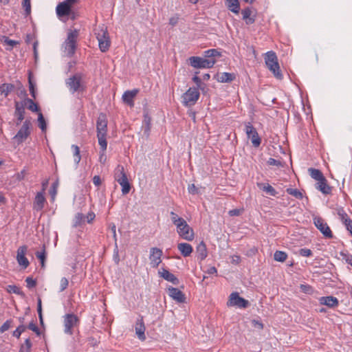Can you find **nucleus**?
<instances>
[{"instance_id":"1","label":"nucleus","mask_w":352,"mask_h":352,"mask_svg":"<svg viewBox=\"0 0 352 352\" xmlns=\"http://www.w3.org/2000/svg\"><path fill=\"white\" fill-rule=\"evenodd\" d=\"M85 75L76 72L65 80L66 87L71 94L83 92L86 89V83L84 81Z\"/></svg>"},{"instance_id":"2","label":"nucleus","mask_w":352,"mask_h":352,"mask_svg":"<svg viewBox=\"0 0 352 352\" xmlns=\"http://www.w3.org/2000/svg\"><path fill=\"white\" fill-rule=\"evenodd\" d=\"M78 35V30L68 32L67 38L63 44V52L66 56L71 58L75 54Z\"/></svg>"},{"instance_id":"3","label":"nucleus","mask_w":352,"mask_h":352,"mask_svg":"<svg viewBox=\"0 0 352 352\" xmlns=\"http://www.w3.org/2000/svg\"><path fill=\"white\" fill-rule=\"evenodd\" d=\"M265 63L267 67L272 72L276 78H283V74L280 70L278 58L274 52L269 51L265 54Z\"/></svg>"},{"instance_id":"4","label":"nucleus","mask_w":352,"mask_h":352,"mask_svg":"<svg viewBox=\"0 0 352 352\" xmlns=\"http://www.w3.org/2000/svg\"><path fill=\"white\" fill-rule=\"evenodd\" d=\"M95 34L98 41L100 50L102 52L107 51L110 46V41L107 28L104 25L95 29Z\"/></svg>"},{"instance_id":"5","label":"nucleus","mask_w":352,"mask_h":352,"mask_svg":"<svg viewBox=\"0 0 352 352\" xmlns=\"http://www.w3.org/2000/svg\"><path fill=\"white\" fill-rule=\"evenodd\" d=\"M199 96L197 87H190L182 96V104L187 107H192L197 102Z\"/></svg>"},{"instance_id":"6","label":"nucleus","mask_w":352,"mask_h":352,"mask_svg":"<svg viewBox=\"0 0 352 352\" xmlns=\"http://www.w3.org/2000/svg\"><path fill=\"white\" fill-rule=\"evenodd\" d=\"M188 61L192 67L197 69L212 68L216 63L214 59H207L199 56H190Z\"/></svg>"},{"instance_id":"7","label":"nucleus","mask_w":352,"mask_h":352,"mask_svg":"<svg viewBox=\"0 0 352 352\" xmlns=\"http://www.w3.org/2000/svg\"><path fill=\"white\" fill-rule=\"evenodd\" d=\"M32 123L30 120H25L17 133L14 136L13 139L18 143L21 144L26 140L31 133Z\"/></svg>"},{"instance_id":"8","label":"nucleus","mask_w":352,"mask_h":352,"mask_svg":"<svg viewBox=\"0 0 352 352\" xmlns=\"http://www.w3.org/2000/svg\"><path fill=\"white\" fill-rule=\"evenodd\" d=\"M176 227L177 233L184 239L192 241L194 239L193 230L188 226L185 220L179 223Z\"/></svg>"},{"instance_id":"9","label":"nucleus","mask_w":352,"mask_h":352,"mask_svg":"<svg viewBox=\"0 0 352 352\" xmlns=\"http://www.w3.org/2000/svg\"><path fill=\"white\" fill-rule=\"evenodd\" d=\"M314 223L315 226L322 233V234L328 238H333L332 232L324 219L320 217H315L314 218Z\"/></svg>"},{"instance_id":"10","label":"nucleus","mask_w":352,"mask_h":352,"mask_svg":"<svg viewBox=\"0 0 352 352\" xmlns=\"http://www.w3.org/2000/svg\"><path fill=\"white\" fill-rule=\"evenodd\" d=\"M245 133L248 138L251 140L252 145L256 148L258 147L261 144V140L259 138L256 129L250 122L245 124Z\"/></svg>"},{"instance_id":"11","label":"nucleus","mask_w":352,"mask_h":352,"mask_svg":"<svg viewBox=\"0 0 352 352\" xmlns=\"http://www.w3.org/2000/svg\"><path fill=\"white\" fill-rule=\"evenodd\" d=\"M249 305V301L241 297L237 292H233L230 294L228 302V305L236 306L239 308H246Z\"/></svg>"},{"instance_id":"12","label":"nucleus","mask_w":352,"mask_h":352,"mask_svg":"<svg viewBox=\"0 0 352 352\" xmlns=\"http://www.w3.org/2000/svg\"><path fill=\"white\" fill-rule=\"evenodd\" d=\"M78 322V317L72 314H68L64 318V331L65 333L72 335L73 333L72 328L77 325Z\"/></svg>"},{"instance_id":"13","label":"nucleus","mask_w":352,"mask_h":352,"mask_svg":"<svg viewBox=\"0 0 352 352\" xmlns=\"http://www.w3.org/2000/svg\"><path fill=\"white\" fill-rule=\"evenodd\" d=\"M163 254L162 250L157 248H151L150 249V264L153 268H156L162 262L161 257Z\"/></svg>"},{"instance_id":"14","label":"nucleus","mask_w":352,"mask_h":352,"mask_svg":"<svg viewBox=\"0 0 352 352\" xmlns=\"http://www.w3.org/2000/svg\"><path fill=\"white\" fill-rule=\"evenodd\" d=\"M97 135H107V119L104 113H100L96 122Z\"/></svg>"},{"instance_id":"15","label":"nucleus","mask_w":352,"mask_h":352,"mask_svg":"<svg viewBox=\"0 0 352 352\" xmlns=\"http://www.w3.org/2000/svg\"><path fill=\"white\" fill-rule=\"evenodd\" d=\"M72 4L63 1L58 4L56 8V14L58 17L69 16L72 13Z\"/></svg>"},{"instance_id":"16","label":"nucleus","mask_w":352,"mask_h":352,"mask_svg":"<svg viewBox=\"0 0 352 352\" xmlns=\"http://www.w3.org/2000/svg\"><path fill=\"white\" fill-rule=\"evenodd\" d=\"M27 250L28 248L26 245L20 246L17 250L16 260L19 264L24 268L28 267L30 264L28 258L25 257Z\"/></svg>"},{"instance_id":"17","label":"nucleus","mask_w":352,"mask_h":352,"mask_svg":"<svg viewBox=\"0 0 352 352\" xmlns=\"http://www.w3.org/2000/svg\"><path fill=\"white\" fill-rule=\"evenodd\" d=\"M168 295L175 301L178 302H184L185 301V296L179 289L169 287L168 288Z\"/></svg>"},{"instance_id":"18","label":"nucleus","mask_w":352,"mask_h":352,"mask_svg":"<svg viewBox=\"0 0 352 352\" xmlns=\"http://www.w3.org/2000/svg\"><path fill=\"white\" fill-rule=\"evenodd\" d=\"M160 277L172 283L173 285H177L179 283V279L167 270L162 268L158 272Z\"/></svg>"},{"instance_id":"19","label":"nucleus","mask_w":352,"mask_h":352,"mask_svg":"<svg viewBox=\"0 0 352 352\" xmlns=\"http://www.w3.org/2000/svg\"><path fill=\"white\" fill-rule=\"evenodd\" d=\"M15 106V111H14V116L16 117L17 120L16 122V125H19V124L23 121L24 119V114H25V107L24 104L22 102H19L17 101L15 102L14 104Z\"/></svg>"},{"instance_id":"20","label":"nucleus","mask_w":352,"mask_h":352,"mask_svg":"<svg viewBox=\"0 0 352 352\" xmlns=\"http://www.w3.org/2000/svg\"><path fill=\"white\" fill-rule=\"evenodd\" d=\"M135 333L138 336V338L144 341L146 339L145 336V326L143 321L142 317L137 320L136 324H135Z\"/></svg>"},{"instance_id":"21","label":"nucleus","mask_w":352,"mask_h":352,"mask_svg":"<svg viewBox=\"0 0 352 352\" xmlns=\"http://www.w3.org/2000/svg\"><path fill=\"white\" fill-rule=\"evenodd\" d=\"M319 302L321 305H326L329 308H334L339 304L338 298L332 296L320 297Z\"/></svg>"},{"instance_id":"22","label":"nucleus","mask_w":352,"mask_h":352,"mask_svg":"<svg viewBox=\"0 0 352 352\" xmlns=\"http://www.w3.org/2000/svg\"><path fill=\"white\" fill-rule=\"evenodd\" d=\"M138 93V89H133L131 91H126L122 95V100L124 103L132 107L133 106V99Z\"/></svg>"},{"instance_id":"23","label":"nucleus","mask_w":352,"mask_h":352,"mask_svg":"<svg viewBox=\"0 0 352 352\" xmlns=\"http://www.w3.org/2000/svg\"><path fill=\"white\" fill-rule=\"evenodd\" d=\"M243 19L247 25H252L255 22V15H252V11L250 8H247L241 11Z\"/></svg>"},{"instance_id":"24","label":"nucleus","mask_w":352,"mask_h":352,"mask_svg":"<svg viewBox=\"0 0 352 352\" xmlns=\"http://www.w3.org/2000/svg\"><path fill=\"white\" fill-rule=\"evenodd\" d=\"M316 188L323 194L328 195L331 192V188L327 184V179L324 177L321 180L318 181Z\"/></svg>"},{"instance_id":"25","label":"nucleus","mask_w":352,"mask_h":352,"mask_svg":"<svg viewBox=\"0 0 352 352\" xmlns=\"http://www.w3.org/2000/svg\"><path fill=\"white\" fill-rule=\"evenodd\" d=\"M196 253L197 254L198 259L200 261H203L207 257L208 253L206 245L203 241L200 242L197 246Z\"/></svg>"},{"instance_id":"26","label":"nucleus","mask_w":352,"mask_h":352,"mask_svg":"<svg viewBox=\"0 0 352 352\" xmlns=\"http://www.w3.org/2000/svg\"><path fill=\"white\" fill-rule=\"evenodd\" d=\"M177 248L181 254L186 257L190 255L192 252V247L187 243H181L177 245Z\"/></svg>"},{"instance_id":"27","label":"nucleus","mask_w":352,"mask_h":352,"mask_svg":"<svg viewBox=\"0 0 352 352\" xmlns=\"http://www.w3.org/2000/svg\"><path fill=\"white\" fill-rule=\"evenodd\" d=\"M45 198L42 192H38L35 197L34 208L36 210H41L44 206Z\"/></svg>"},{"instance_id":"28","label":"nucleus","mask_w":352,"mask_h":352,"mask_svg":"<svg viewBox=\"0 0 352 352\" xmlns=\"http://www.w3.org/2000/svg\"><path fill=\"white\" fill-rule=\"evenodd\" d=\"M257 186L271 196H276L277 194L276 190L269 184L257 183Z\"/></svg>"},{"instance_id":"29","label":"nucleus","mask_w":352,"mask_h":352,"mask_svg":"<svg viewBox=\"0 0 352 352\" xmlns=\"http://www.w3.org/2000/svg\"><path fill=\"white\" fill-rule=\"evenodd\" d=\"M227 8L235 14H238L240 10L239 0H226Z\"/></svg>"},{"instance_id":"30","label":"nucleus","mask_w":352,"mask_h":352,"mask_svg":"<svg viewBox=\"0 0 352 352\" xmlns=\"http://www.w3.org/2000/svg\"><path fill=\"white\" fill-rule=\"evenodd\" d=\"M114 178L115 180L120 182L121 179H124L127 178L126 175L124 173V167L122 166L118 165L114 171Z\"/></svg>"},{"instance_id":"31","label":"nucleus","mask_w":352,"mask_h":352,"mask_svg":"<svg viewBox=\"0 0 352 352\" xmlns=\"http://www.w3.org/2000/svg\"><path fill=\"white\" fill-rule=\"evenodd\" d=\"M234 74L228 72L221 73L218 77V81L221 82H230L234 79Z\"/></svg>"},{"instance_id":"32","label":"nucleus","mask_w":352,"mask_h":352,"mask_svg":"<svg viewBox=\"0 0 352 352\" xmlns=\"http://www.w3.org/2000/svg\"><path fill=\"white\" fill-rule=\"evenodd\" d=\"M85 221V216L81 212H78L73 219V226L74 228L80 226Z\"/></svg>"},{"instance_id":"33","label":"nucleus","mask_w":352,"mask_h":352,"mask_svg":"<svg viewBox=\"0 0 352 352\" xmlns=\"http://www.w3.org/2000/svg\"><path fill=\"white\" fill-rule=\"evenodd\" d=\"M14 86L10 83H4L0 87V92L3 94L6 97L14 90Z\"/></svg>"},{"instance_id":"34","label":"nucleus","mask_w":352,"mask_h":352,"mask_svg":"<svg viewBox=\"0 0 352 352\" xmlns=\"http://www.w3.org/2000/svg\"><path fill=\"white\" fill-rule=\"evenodd\" d=\"M308 171L310 174V176L317 180V181H319V180H321V179H323L324 177V175L322 173V172L318 170V169H316V168H310L308 169Z\"/></svg>"},{"instance_id":"35","label":"nucleus","mask_w":352,"mask_h":352,"mask_svg":"<svg viewBox=\"0 0 352 352\" xmlns=\"http://www.w3.org/2000/svg\"><path fill=\"white\" fill-rule=\"evenodd\" d=\"M118 183L122 186V195H126L131 190V185L128 181V178L121 179V181Z\"/></svg>"},{"instance_id":"36","label":"nucleus","mask_w":352,"mask_h":352,"mask_svg":"<svg viewBox=\"0 0 352 352\" xmlns=\"http://www.w3.org/2000/svg\"><path fill=\"white\" fill-rule=\"evenodd\" d=\"M220 56L221 53L216 49H210L204 52V57L207 59H214V57Z\"/></svg>"},{"instance_id":"37","label":"nucleus","mask_w":352,"mask_h":352,"mask_svg":"<svg viewBox=\"0 0 352 352\" xmlns=\"http://www.w3.org/2000/svg\"><path fill=\"white\" fill-rule=\"evenodd\" d=\"M36 256L40 260L41 267H45V261L46 259V252H45V245H43V249L41 251H37L36 252Z\"/></svg>"},{"instance_id":"38","label":"nucleus","mask_w":352,"mask_h":352,"mask_svg":"<svg viewBox=\"0 0 352 352\" xmlns=\"http://www.w3.org/2000/svg\"><path fill=\"white\" fill-rule=\"evenodd\" d=\"M287 253L283 251L277 250L274 254V260L278 262H284L287 259Z\"/></svg>"},{"instance_id":"39","label":"nucleus","mask_w":352,"mask_h":352,"mask_svg":"<svg viewBox=\"0 0 352 352\" xmlns=\"http://www.w3.org/2000/svg\"><path fill=\"white\" fill-rule=\"evenodd\" d=\"M25 104H28V109L32 112H37L39 111V107L38 105L34 102V101L30 98H26L25 100Z\"/></svg>"},{"instance_id":"40","label":"nucleus","mask_w":352,"mask_h":352,"mask_svg":"<svg viewBox=\"0 0 352 352\" xmlns=\"http://www.w3.org/2000/svg\"><path fill=\"white\" fill-rule=\"evenodd\" d=\"M72 148L74 152V162L78 164L80 161L81 157L80 155V148L78 146L73 144Z\"/></svg>"},{"instance_id":"41","label":"nucleus","mask_w":352,"mask_h":352,"mask_svg":"<svg viewBox=\"0 0 352 352\" xmlns=\"http://www.w3.org/2000/svg\"><path fill=\"white\" fill-rule=\"evenodd\" d=\"M106 136H107V135H97V138L98 140V144L100 146V148L103 151H104L107 147Z\"/></svg>"},{"instance_id":"42","label":"nucleus","mask_w":352,"mask_h":352,"mask_svg":"<svg viewBox=\"0 0 352 352\" xmlns=\"http://www.w3.org/2000/svg\"><path fill=\"white\" fill-rule=\"evenodd\" d=\"M32 347V342L30 338H27L25 340L24 344H23L19 349V352H30V349Z\"/></svg>"},{"instance_id":"43","label":"nucleus","mask_w":352,"mask_h":352,"mask_svg":"<svg viewBox=\"0 0 352 352\" xmlns=\"http://www.w3.org/2000/svg\"><path fill=\"white\" fill-rule=\"evenodd\" d=\"M267 164L269 166H276L278 167H284L285 166V162L280 160H275L272 157L269 158V160L267 162Z\"/></svg>"},{"instance_id":"44","label":"nucleus","mask_w":352,"mask_h":352,"mask_svg":"<svg viewBox=\"0 0 352 352\" xmlns=\"http://www.w3.org/2000/svg\"><path fill=\"white\" fill-rule=\"evenodd\" d=\"M286 191L289 195H291L297 199H301L303 197L302 193L296 188H287Z\"/></svg>"},{"instance_id":"45","label":"nucleus","mask_w":352,"mask_h":352,"mask_svg":"<svg viewBox=\"0 0 352 352\" xmlns=\"http://www.w3.org/2000/svg\"><path fill=\"white\" fill-rule=\"evenodd\" d=\"M38 126L42 130V131H45L46 129H47V124H46L45 118L41 113H38Z\"/></svg>"},{"instance_id":"46","label":"nucleus","mask_w":352,"mask_h":352,"mask_svg":"<svg viewBox=\"0 0 352 352\" xmlns=\"http://www.w3.org/2000/svg\"><path fill=\"white\" fill-rule=\"evenodd\" d=\"M170 215L172 222L176 226L184 220L183 218L179 217L176 213H175L173 211L170 212Z\"/></svg>"},{"instance_id":"47","label":"nucleus","mask_w":352,"mask_h":352,"mask_svg":"<svg viewBox=\"0 0 352 352\" xmlns=\"http://www.w3.org/2000/svg\"><path fill=\"white\" fill-rule=\"evenodd\" d=\"M28 82H29V89L30 91V94L32 96L35 98H36V94H35V83L32 81L31 78V74H29L28 77Z\"/></svg>"},{"instance_id":"48","label":"nucleus","mask_w":352,"mask_h":352,"mask_svg":"<svg viewBox=\"0 0 352 352\" xmlns=\"http://www.w3.org/2000/svg\"><path fill=\"white\" fill-rule=\"evenodd\" d=\"M338 214L344 224H346L348 222V221L351 220V219L348 217V215L345 213V212L343 210H339L338 212Z\"/></svg>"},{"instance_id":"49","label":"nucleus","mask_w":352,"mask_h":352,"mask_svg":"<svg viewBox=\"0 0 352 352\" xmlns=\"http://www.w3.org/2000/svg\"><path fill=\"white\" fill-rule=\"evenodd\" d=\"M23 8L25 9V14L28 15L31 12L30 0H23L22 2Z\"/></svg>"},{"instance_id":"50","label":"nucleus","mask_w":352,"mask_h":352,"mask_svg":"<svg viewBox=\"0 0 352 352\" xmlns=\"http://www.w3.org/2000/svg\"><path fill=\"white\" fill-rule=\"evenodd\" d=\"M26 329V327L24 325H20L13 332V336L19 338L21 333L24 332Z\"/></svg>"},{"instance_id":"51","label":"nucleus","mask_w":352,"mask_h":352,"mask_svg":"<svg viewBox=\"0 0 352 352\" xmlns=\"http://www.w3.org/2000/svg\"><path fill=\"white\" fill-rule=\"evenodd\" d=\"M68 284H69V281L68 280L63 277L61 278L60 280V290L59 292H63L68 286Z\"/></svg>"},{"instance_id":"52","label":"nucleus","mask_w":352,"mask_h":352,"mask_svg":"<svg viewBox=\"0 0 352 352\" xmlns=\"http://www.w3.org/2000/svg\"><path fill=\"white\" fill-rule=\"evenodd\" d=\"M27 287L29 289L33 288L36 285V281L31 277H27L25 279Z\"/></svg>"},{"instance_id":"53","label":"nucleus","mask_w":352,"mask_h":352,"mask_svg":"<svg viewBox=\"0 0 352 352\" xmlns=\"http://www.w3.org/2000/svg\"><path fill=\"white\" fill-rule=\"evenodd\" d=\"M299 254L302 256L308 257L312 255V251L307 248H302L299 250Z\"/></svg>"},{"instance_id":"54","label":"nucleus","mask_w":352,"mask_h":352,"mask_svg":"<svg viewBox=\"0 0 352 352\" xmlns=\"http://www.w3.org/2000/svg\"><path fill=\"white\" fill-rule=\"evenodd\" d=\"M11 320H6L0 327V332L3 333L8 330L11 326Z\"/></svg>"},{"instance_id":"55","label":"nucleus","mask_w":352,"mask_h":352,"mask_svg":"<svg viewBox=\"0 0 352 352\" xmlns=\"http://www.w3.org/2000/svg\"><path fill=\"white\" fill-rule=\"evenodd\" d=\"M28 328L33 331L34 332H35L38 336L40 335V331H39V329L38 328V327L36 325V324L34 322V321H32L31 322H30L29 325H28Z\"/></svg>"},{"instance_id":"56","label":"nucleus","mask_w":352,"mask_h":352,"mask_svg":"<svg viewBox=\"0 0 352 352\" xmlns=\"http://www.w3.org/2000/svg\"><path fill=\"white\" fill-rule=\"evenodd\" d=\"M342 258L351 266H352V255L341 253Z\"/></svg>"},{"instance_id":"57","label":"nucleus","mask_w":352,"mask_h":352,"mask_svg":"<svg viewBox=\"0 0 352 352\" xmlns=\"http://www.w3.org/2000/svg\"><path fill=\"white\" fill-rule=\"evenodd\" d=\"M96 217V215L94 212H89L86 216H85V221L88 223H91L94 220Z\"/></svg>"},{"instance_id":"58","label":"nucleus","mask_w":352,"mask_h":352,"mask_svg":"<svg viewBox=\"0 0 352 352\" xmlns=\"http://www.w3.org/2000/svg\"><path fill=\"white\" fill-rule=\"evenodd\" d=\"M4 43H6L8 45H10L11 47H14L19 44V43L16 41L11 40L8 38V37H6L4 39Z\"/></svg>"},{"instance_id":"59","label":"nucleus","mask_w":352,"mask_h":352,"mask_svg":"<svg viewBox=\"0 0 352 352\" xmlns=\"http://www.w3.org/2000/svg\"><path fill=\"white\" fill-rule=\"evenodd\" d=\"M242 212V210L240 209H233L230 210L228 213L230 216L234 217V216H239Z\"/></svg>"},{"instance_id":"60","label":"nucleus","mask_w":352,"mask_h":352,"mask_svg":"<svg viewBox=\"0 0 352 352\" xmlns=\"http://www.w3.org/2000/svg\"><path fill=\"white\" fill-rule=\"evenodd\" d=\"M188 192L190 194H192V195H196L198 193V189L195 186V184H191L188 186Z\"/></svg>"},{"instance_id":"61","label":"nucleus","mask_w":352,"mask_h":352,"mask_svg":"<svg viewBox=\"0 0 352 352\" xmlns=\"http://www.w3.org/2000/svg\"><path fill=\"white\" fill-rule=\"evenodd\" d=\"M142 129L144 130V134L148 137L149 135V132L151 130V125L143 124Z\"/></svg>"},{"instance_id":"62","label":"nucleus","mask_w":352,"mask_h":352,"mask_svg":"<svg viewBox=\"0 0 352 352\" xmlns=\"http://www.w3.org/2000/svg\"><path fill=\"white\" fill-rule=\"evenodd\" d=\"M93 183L94 184L95 186H99L101 184V179L100 176L95 175L93 177Z\"/></svg>"},{"instance_id":"63","label":"nucleus","mask_w":352,"mask_h":352,"mask_svg":"<svg viewBox=\"0 0 352 352\" xmlns=\"http://www.w3.org/2000/svg\"><path fill=\"white\" fill-rule=\"evenodd\" d=\"M179 18L177 16H173L169 19V24L172 26H175L178 23Z\"/></svg>"},{"instance_id":"64","label":"nucleus","mask_w":352,"mask_h":352,"mask_svg":"<svg viewBox=\"0 0 352 352\" xmlns=\"http://www.w3.org/2000/svg\"><path fill=\"white\" fill-rule=\"evenodd\" d=\"M346 226V230L350 232L351 235L352 236V220L348 221V222L344 224Z\"/></svg>"}]
</instances>
